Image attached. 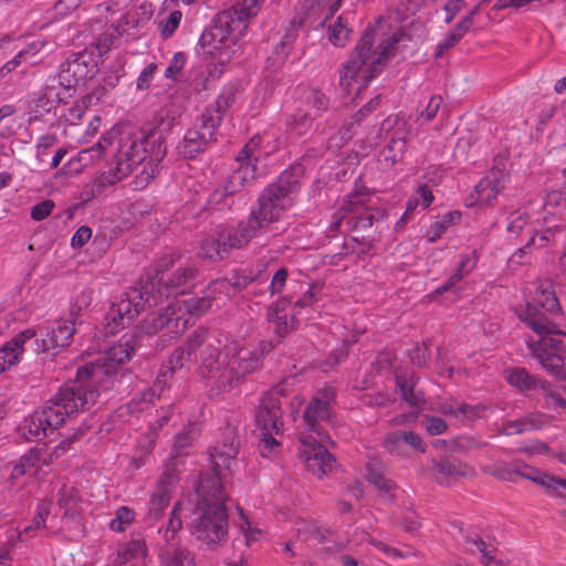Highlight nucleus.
<instances>
[{
	"instance_id": "1",
	"label": "nucleus",
	"mask_w": 566,
	"mask_h": 566,
	"mask_svg": "<svg viewBox=\"0 0 566 566\" xmlns=\"http://www.w3.org/2000/svg\"><path fill=\"white\" fill-rule=\"evenodd\" d=\"M114 161L107 171L96 179L97 187L116 184L127 177L137 166L144 164L139 178L148 182L159 171V164L166 156L167 147L163 132L158 128L149 132L119 134L116 142Z\"/></svg>"
},
{
	"instance_id": "2",
	"label": "nucleus",
	"mask_w": 566,
	"mask_h": 566,
	"mask_svg": "<svg viewBox=\"0 0 566 566\" xmlns=\"http://www.w3.org/2000/svg\"><path fill=\"white\" fill-rule=\"evenodd\" d=\"M398 42L397 33L378 39L375 30L367 29L339 69L342 90L358 95L381 72L384 64L394 55Z\"/></svg>"
},
{
	"instance_id": "3",
	"label": "nucleus",
	"mask_w": 566,
	"mask_h": 566,
	"mask_svg": "<svg viewBox=\"0 0 566 566\" xmlns=\"http://www.w3.org/2000/svg\"><path fill=\"white\" fill-rule=\"evenodd\" d=\"M191 534L202 547L214 549L228 537L227 494L218 478L200 479L195 493Z\"/></svg>"
},
{
	"instance_id": "4",
	"label": "nucleus",
	"mask_w": 566,
	"mask_h": 566,
	"mask_svg": "<svg viewBox=\"0 0 566 566\" xmlns=\"http://www.w3.org/2000/svg\"><path fill=\"white\" fill-rule=\"evenodd\" d=\"M96 401V392L77 391L76 388H61L38 411L27 417L21 426L27 440H41L62 426L67 417L80 410H85Z\"/></svg>"
},
{
	"instance_id": "5",
	"label": "nucleus",
	"mask_w": 566,
	"mask_h": 566,
	"mask_svg": "<svg viewBox=\"0 0 566 566\" xmlns=\"http://www.w3.org/2000/svg\"><path fill=\"white\" fill-rule=\"evenodd\" d=\"M229 289L227 280H216L202 297L175 298L164 310L147 315L142 322V331L149 335L161 332L168 338L177 337L185 332L192 317L203 315L211 307L212 294Z\"/></svg>"
},
{
	"instance_id": "6",
	"label": "nucleus",
	"mask_w": 566,
	"mask_h": 566,
	"mask_svg": "<svg viewBox=\"0 0 566 566\" xmlns=\"http://www.w3.org/2000/svg\"><path fill=\"white\" fill-rule=\"evenodd\" d=\"M222 347V337L209 334L206 331H195L187 342L178 347L170 356L168 363L163 366L157 382L166 384L177 370L187 368L193 360L200 361L199 374L211 381L212 373H216L214 359Z\"/></svg>"
},
{
	"instance_id": "7",
	"label": "nucleus",
	"mask_w": 566,
	"mask_h": 566,
	"mask_svg": "<svg viewBox=\"0 0 566 566\" xmlns=\"http://www.w3.org/2000/svg\"><path fill=\"white\" fill-rule=\"evenodd\" d=\"M262 353L256 347H243L238 342L222 338L220 354L214 357L216 373L211 384L216 394L234 388L245 376L258 370L262 364Z\"/></svg>"
},
{
	"instance_id": "8",
	"label": "nucleus",
	"mask_w": 566,
	"mask_h": 566,
	"mask_svg": "<svg viewBox=\"0 0 566 566\" xmlns=\"http://www.w3.org/2000/svg\"><path fill=\"white\" fill-rule=\"evenodd\" d=\"M520 318L535 332L539 339L537 342L526 340L532 356L538 359L544 369L548 373L559 376L563 371L564 360L553 350L565 348L564 340L559 337L560 332L545 313L538 311L536 306L527 303L526 308L518 314Z\"/></svg>"
},
{
	"instance_id": "9",
	"label": "nucleus",
	"mask_w": 566,
	"mask_h": 566,
	"mask_svg": "<svg viewBox=\"0 0 566 566\" xmlns=\"http://www.w3.org/2000/svg\"><path fill=\"white\" fill-rule=\"evenodd\" d=\"M96 73L93 54L86 51L72 53L61 64L56 75L50 77L44 87V96L51 103H67L75 88L84 85Z\"/></svg>"
},
{
	"instance_id": "10",
	"label": "nucleus",
	"mask_w": 566,
	"mask_h": 566,
	"mask_svg": "<svg viewBox=\"0 0 566 566\" xmlns=\"http://www.w3.org/2000/svg\"><path fill=\"white\" fill-rule=\"evenodd\" d=\"M283 411L279 389L265 394L255 410L254 419L259 432V450L262 457L270 458L281 449L283 437Z\"/></svg>"
},
{
	"instance_id": "11",
	"label": "nucleus",
	"mask_w": 566,
	"mask_h": 566,
	"mask_svg": "<svg viewBox=\"0 0 566 566\" xmlns=\"http://www.w3.org/2000/svg\"><path fill=\"white\" fill-rule=\"evenodd\" d=\"M174 260L161 261L156 269V276L147 281L143 285L148 286L147 302L148 305H158L164 297L177 298L188 292L193 285L196 270L192 266H180L168 273Z\"/></svg>"
},
{
	"instance_id": "12",
	"label": "nucleus",
	"mask_w": 566,
	"mask_h": 566,
	"mask_svg": "<svg viewBox=\"0 0 566 566\" xmlns=\"http://www.w3.org/2000/svg\"><path fill=\"white\" fill-rule=\"evenodd\" d=\"M133 352V337L130 336L127 338L124 336L117 344L113 345L105 352L102 364L91 363L80 367L77 369L73 387L76 388L77 391L82 392L94 390L97 398V381L103 377V375H111L115 371L117 366L129 360Z\"/></svg>"
},
{
	"instance_id": "13",
	"label": "nucleus",
	"mask_w": 566,
	"mask_h": 566,
	"mask_svg": "<svg viewBox=\"0 0 566 566\" xmlns=\"http://www.w3.org/2000/svg\"><path fill=\"white\" fill-rule=\"evenodd\" d=\"M298 181L291 172L284 171L279 179L268 186L258 199V210L264 221L275 222L281 214L293 207Z\"/></svg>"
},
{
	"instance_id": "14",
	"label": "nucleus",
	"mask_w": 566,
	"mask_h": 566,
	"mask_svg": "<svg viewBox=\"0 0 566 566\" xmlns=\"http://www.w3.org/2000/svg\"><path fill=\"white\" fill-rule=\"evenodd\" d=\"M148 286L132 287L112 304L106 315L107 333L114 335L128 326L147 302Z\"/></svg>"
},
{
	"instance_id": "15",
	"label": "nucleus",
	"mask_w": 566,
	"mask_h": 566,
	"mask_svg": "<svg viewBox=\"0 0 566 566\" xmlns=\"http://www.w3.org/2000/svg\"><path fill=\"white\" fill-rule=\"evenodd\" d=\"M317 302L315 286H311L293 305L286 297L280 298L268 310L269 321L275 323V333L280 336L286 335L295 328L303 310H307Z\"/></svg>"
},
{
	"instance_id": "16",
	"label": "nucleus",
	"mask_w": 566,
	"mask_h": 566,
	"mask_svg": "<svg viewBox=\"0 0 566 566\" xmlns=\"http://www.w3.org/2000/svg\"><path fill=\"white\" fill-rule=\"evenodd\" d=\"M217 127L218 116L201 115L186 130L182 140L177 147L179 155L186 158H193L205 151L208 145L216 140Z\"/></svg>"
},
{
	"instance_id": "17",
	"label": "nucleus",
	"mask_w": 566,
	"mask_h": 566,
	"mask_svg": "<svg viewBox=\"0 0 566 566\" xmlns=\"http://www.w3.org/2000/svg\"><path fill=\"white\" fill-rule=\"evenodd\" d=\"M237 167L224 180L223 185L218 187L209 196L208 202L218 206L224 202L227 197L241 192L244 188L251 186L258 178V168L255 164L248 159H241L239 153L235 157Z\"/></svg>"
},
{
	"instance_id": "18",
	"label": "nucleus",
	"mask_w": 566,
	"mask_h": 566,
	"mask_svg": "<svg viewBox=\"0 0 566 566\" xmlns=\"http://www.w3.org/2000/svg\"><path fill=\"white\" fill-rule=\"evenodd\" d=\"M333 388L319 390L307 403L303 420L310 432L316 433L321 441H326L329 437L324 432L322 423L332 419V402L335 399Z\"/></svg>"
},
{
	"instance_id": "19",
	"label": "nucleus",
	"mask_w": 566,
	"mask_h": 566,
	"mask_svg": "<svg viewBox=\"0 0 566 566\" xmlns=\"http://www.w3.org/2000/svg\"><path fill=\"white\" fill-rule=\"evenodd\" d=\"M510 176L505 171L503 163L495 164L490 171L478 182L474 190L467 199V206L491 205L504 190Z\"/></svg>"
},
{
	"instance_id": "20",
	"label": "nucleus",
	"mask_w": 566,
	"mask_h": 566,
	"mask_svg": "<svg viewBox=\"0 0 566 566\" xmlns=\"http://www.w3.org/2000/svg\"><path fill=\"white\" fill-rule=\"evenodd\" d=\"M300 442V457L308 471L321 479L333 470L335 459L322 444L324 441L302 436Z\"/></svg>"
},
{
	"instance_id": "21",
	"label": "nucleus",
	"mask_w": 566,
	"mask_h": 566,
	"mask_svg": "<svg viewBox=\"0 0 566 566\" xmlns=\"http://www.w3.org/2000/svg\"><path fill=\"white\" fill-rule=\"evenodd\" d=\"M75 323L60 319L46 323L41 328V337L35 339L36 353H46L71 344L75 333Z\"/></svg>"
},
{
	"instance_id": "22",
	"label": "nucleus",
	"mask_w": 566,
	"mask_h": 566,
	"mask_svg": "<svg viewBox=\"0 0 566 566\" xmlns=\"http://www.w3.org/2000/svg\"><path fill=\"white\" fill-rule=\"evenodd\" d=\"M171 467L168 469H164L163 474L157 483L156 491L151 494L147 514L146 522L151 526L157 521H159L163 516L164 511L168 507L170 503V496L174 492L179 478L170 473Z\"/></svg>"
},
{
	"instance_id": "23",
	"label": "nucleus",
	"mask_w": 566,
	"mask_h": 566,
	"mask_svg": "<svg viewBox=\"0 0 566 566\" xmlns=\"http://www.w3.org/2000/svg\"><path fill=\"white\" fill-rule=\"evenodd\" d=\"M280 145L279 132L275 128H268L254 135L239 153L241 154V159L252 161L258 168L259 160L276 153Z\"/></svg>"
},
{
	"instance_id": "24",
	"label": "nucleus",
	"mask_w": 566,
	"mask_h": 566,
	"mask_svg": "<svg viewBox=\"0 0 566 566\" xmlns=\"http://www.w3.org/2000/svg\"><path fill=\"white\" fill-rule=\"evenodd\" d=\"M200 429L196 423H188L185 429L176 434L171 449V455L164 469L171 467L170 473L179 478L185 465V458L190 453L193 441L199 437Z\"/></svg>"
},
{
	"instance_id": "25",
	"label": "nucleus",
	"mask_w": 566,
	"mask_h": 566,
	"mask_svg": "<svg viewBox=\"0 0 566 566\" xmlns=\"http://www.w3.org/2000/svg\"><path fill=\"white\" fill-rule=\"evenodd\" d=\"M271 223V221H264L263 216L253 209L247 220L242 221L234 231L227 232V240H230V245L234 249H241Z\"/></svg>"
},
{
	"instance_id": "26",
	"label": "nucleus",
	"mask_w": 566,
	"mask_h": 566,
	"mask_svg": "<svg viewBox=\"0 0 566 566\" xmlns=\"http://www.w3.org/2000/svg\"><path fill=\"white\" fill-rule=\"evenodd\" d=\"M384 447L391 455L402 458L409 454L408 448L421 453L427 450V444L418 433L402 430L388 433L384 439Z\"/></svg>"
},
{
	"instance_id": "27",
	"label": "nucleus",
	"mask_w": 566,
	"mask_h": 566,
	"mask_svg": "<svg viewBox=\"0 0 566 566\" xmlns=\"http://www.w3.org/2000/svg\"><path fill=\"white\" fill-rule=\"evenodd\" d=\"M238 454V446L234 441V436L230 432L224 441L218 444L211 453V462L213 474L206 479L218 478L222 484L221 479L224 476L226 471H231L235 464V457Z\"/></svg>"
},
{
	"instance_id": "28",
	"label": "nucleus",
	"mask_w": 566,
	"mask_h": 566,
	"mask_svg": "<svg viewBox=\"0 0 566 566\" xmlns=\"http://www.w3.org/2000/svg\"><path fill=\"white\" fill-rule=\"evenodd\" d=\"M36 334L34 328H27L2 345L0 348V375L19 363L24 352V344L33 339Z\"/></svg>"
},
{
	"instance_id": "29",
	"label": "nucleus",
	"mask_w": 566,
	"mask_h": 566,
	"mask_svg": "<svg viewBox=\"0 0 566 566\" xmlns=\"http://www.w3.org/2000/svg\"><path fill=\"white\" fill-rule=\"evenodd\" d=\"M234 24L232 13H224L222 11L217 15L210 30L203 33V42L208 44L211 50L223 49L230 40V35L234 30Z\"/></svg>"
},
{
	"instance_id": "30",
	"label": "nucleus",
	"mask_w": 566,
	"mask_h": 566,
	"mask_svg": "<svg viewBox=\"0 0 566 566\" xmlns=\"http://www.w3.org/2000/svg\"><path fill=\"white\" fill-rule=\"evenodd\" d=\"M49 465L46 460V451L41 449H31L28 453L21 457L19 463H17L12 470L11 480H17L25 474L30 476H39L43 467Z\"/></svg>"
},
{
	"instance_id": "31",
	"label": "nucleus",
	"mask_w": 566,
	"mask_h": 566,
	"mask_svg": "<svg viewBox=\"0 0 566 566\" xmlns=\"http://www.w3.org/2000/svg\"><path fill=\"white\" fill-rule=\"evenodd\" d=\"M551 417L544 413H528L515 420H506L503 422V431L507 436L522 434L533 430H539L544 428Z\"/></svg>"
},
{
	"instance_id": "32",
	"label": "nucleus",
	"mask_w": 566,
	"mask_h": 566,
	"mask_svg": "<svg viewBox=\"0 0 566 566\" xmlns=\"http://www.w3.org/2000/svg\"><path fill=\"white\" fill-rule=\"evenodd\" d=\"M147 556V546L144 539H132L118 548L114 559L115 566H135L143 563Z\"/></svg>"
},
{
	"instance_id": "33",
	"label": "nucleus",
	"mask_w": 566,
	"mask_h": 566,
	"mask_svg": "<svg viewBox=\"0 0 566 566\" xmlns=\"http://www.w3.org/2000/svg\"><path fill=\"white\" fill-rule=\"evenodd\" d=\"M531 243L537 245L538 248H543L547 244H552L553 247L562 248L560 263L566 268V233L565 229L559 224L547 226V228L542 232V234L536 238L533 237L531 239Z\"/></svg>"
},
{
	"instance_id": "34",
	"label": "nucleus",
	"mask_w": 566,
	"mask_h": 566,
	"mask_svg": "<svg viewBox=\"0 0 566 566\" xmlns=\"http://www.w3.org/2000/svg\"><path fill=\"white\" fill-rule=\"evenodd\" d=\"M535 303L551 314H558L562 311L560 304L555 295L551 282H538L535 286Z\"/></svg>"
},
{
	"instance_id": "35",
	"label": "nucleus",
	"mask_w": 566,
	"mask_h": 566,
	"mask_svg": "<svg viewBox=\"0 0 566 566\" xmlns=\"http://www.w3.org/2000/svg\"><path fill=\"white\" fill-rule=\"evenodd\" d=\"M232 249L234 248L230 245V240H227V233H219L217 238H208L201 243L202 254L212 260L224 259Z\"/></svg>"
},
{
	"instance_id": "36",
	"label": "nucleus",
	"mask_w": 566,
	"mask_h": 566,
	"mask_svg": "<svg viewBox=\"0 0 566 566\" xmlns=\"http://www.w3.org/2000/svg\"><path fill=\"white\" fill-rule=\"evenodd\" d=\"M396 386L400 391L402 400H405L410 407H421L424 403V397L422 391L416 390V380L412 376H396Z\"/></svg>"
},
{
	"instance_id": "37",
	"label": "nucleus",
	"mask_w": 566,
	"mask_h": 566,
	"mask_svg": "<svg viewBox=\"0 0 566 566\" xmlns=\"http://www.w3.org/2000/svg\"><path fill=\"white\" fill-rule=\"evenodd\" d=\"M57 505L65 516L74 517L81 511V496L75 486L64 485L59 492Z\"/></svg>"
},
{
	"instance_id": "38",
	"label": "nucleus",
	"mask_w": 566,
	"mask_h": 566,
	"mask_svg": "<svg viewBox=\"0 0 566 566\" xmlns=\"http://www.w3.org/2000/svg\"><path fill=\"white\" fill-rule=\"evenodd\" d=\"M161 566H195V558L185 547H164L159 554Z\"/></svg>"
},
{
	"instance_id": "39",
	"label": "nucleus",
	"mask_w": 566,
	"mask_h": 566,
	"mask_svg": "<svg viewBox=\"0 0 566 566\" xmlns=\"http://www.w3.org/2000/svg\"><path fill=\"white\" fill-rule=\"evenodd\" d=\"M407 143L403 137H392L391 140L384 147L379 158L385 163V167H392L400 161L406 153Z\"/></svg>"
},
{
	"instance_id": "40",
	"label": "nucleus",
	"mask_w": 566,
	"mask_h": 566,
	"mask_svg": "<svg viewBox=\"0 0 566 566\" xmlns=\"http://www.w3.org/2000/svg\"><path fill=\"white\" fill-rule=\"evenodd\" d=\"M566 208V197L559 190L549 191L543 205L544 222L548 223L551 218H559Z\"/></svg>"
},
{
	"instance_id": "41",
	"label": "nucleus",
	"mask_w": 566,
	"mask_h": 566,
	"mask_svg": "<svg viewBox=\"0 0 566 566\" xmlns=\"http://www.w3.org/2000/svg\"><path fill=\"white\" fill-rule=\"evenodd\" d=\"M300 93L303 102L314 109V113H312L314 117L321 115L327 109L328 98L319 90L311 86H304L300 88Z\"/></svg>"
},
{
	"instance_id": "42",
	"label": "nucleus",
	"mask_w": 566,
	"mask_h": 566,
	"mask_svg": "<svg viewBox=\"0 0 566 566\" xmlns=\"http://www.w3.org/2000/svg\"><path fill=\"white\" fill-rule=\"evenodd\" d=\"M184 504L181 502L176 503L172 511L170 512L169 520L166 524V527L159 528L158 533H163L164 539L166 542L165 547H175V539L178 532L182 528V522L179 516V513L182 511Z\"/></svg>"
},
{
	"instance_id": "43",
	"label": "nucleus",
	"mask_w": 566,
	"mask_h": 566,
	"mask_svg": "<svg viewBox=\"0 0 566 566\" xmlns=\"http://www.w3.org/2000/svg\"><path fill=\"white\" fill-rule=\"evenodd\" d=\"M366 478L369 483L374 484L385 494H389L394 489H396L395 483L386 478L381 463H368L366 468Z\"/></svg>"
},
{
	"instance_id": "44",
	"label": "nucleus",
	"mask_w": 566,
	"mask_h": 566,
	"mask_svg": "<svg viewBox=\"0 0 566 566\" xmlns=\"http://www.w3.org/2000/svg\"><path fill=\"white\" fill-rule=\"evenodd\" d=\"M433 470L440 483L447 482L459 475L465 474V467L454 459H442L434 463Z\"/></svg>"
},
{
	"instance_id": "45",
	"label": "nucleus",
	"mask_w": 566,
	"mask_h": 566,
	"mask_svg": "<svg viewBox=\"0 0 566 566\" xmlns=\"http://www.w3.org/2000/svg\"><path fill=\"white\" fill-rule=\"evenodd\" d=\"M350 32L352 29L348 27V21L342 14L334 23L328 25V40L334 46L343 48L347 43Z\"/></svg>"
},
{
	"instance_id": "46",
	"label": "nucleus",
	"mask_w": 566,
	"mask_h": 566,
	"mask_svg": "<svg viewBox=\"0 0 566 566\" xmlns=\"http://www.w3.org/2000/svg\"><path fill=\"white\" fill-rule=\"evenodd\" d=\"M434 197L431 189L427 185H421L409 197L407 201V212H415L416 210L427 209L433 201Z\"/></svg>"
},
{
	"instance_id": "47",
	"label": "nucleus",
	"mask_w": 566,
	"mask_h": 566,
	"mask_svg": "<svg viewBox=\"0 0 566 566\" xmlns=\"http://www.w3.org/2000/svg\"><path fill=\"white\" fill-rule=\"evenodd\" d=\"M261 4L262 3L259 0H242L235 3L232 7V9L223 12L232 13V18H234V23H237L255 17L261 8Z\"/></svg>"
},
{
	"instance_id": "48",
	"label": "nucleus",
	"mask_w": 566,
	"mask_h": 566,
	"mask_svg": "<svg viewBox=\"0 0 566 566\" xmlns=\"http://www.w3.org/2000/svg\"><path fill=\"white\" fill-rule=\"evenodd\" d=\"M359 208V197L357 195L349 196L344 200L338 210L333 214L332 222L329 224L331 231L339 229L343 220L352 212H357Z\"/></svg>"
},
{
	"instance_id": "49",
	"label": "nucleus",
	"mask_w": 566,
	"mask_h": 566,
	"mask_svg": "<svg viewBox=\"0 0 566 566\" xmlns=\"http://www.w3.org/2000/svg\"><path fill=\"white\" fill-rule=\"evenodd\" d=\"M135 517L136 514L133 509L128 506H119L115 511L114 517L109 521L108 527L113 532H125L133 524Z\"/></svg>"
},
{
	"instance_id": "50",
	"label": "nucleus",
	"mask_w": 566,
	"mask_h": 566,
	"mask_svg": "<svg viewBox=\"0 0 566 566\" xmlns=\"http://www.w3.org/2000/svg\"><path fill=\"white\" fill-rule=\"evenodd\" d=\"M234 103V93L231 90L223 91L209 106L202 115H211V117L218 116V125L220 124L224 113Z\"/></svg>"
},
{
	"instance_id": "51",
	"label": "nucleus",
	"mask_w": 566,
	"mask_h": 566,
	"mask_svg": "<svg viewBox=\"0 0 566 566\" xmlns=\"http://www.w3.org/2000/svg\"><path fill=\"white\" fill-rule=\"evenodd\" d=\"M506 380L521 390L536 388V379L524 368H515L507 371Z\"/></svg>"
},
{
	"instance_id": "52",
	"label": "nucleus",
	"mask_w": 566,
	"mask_h": 566,
	"mask_svg": "<svg viewBox=\"0 0 566 566\" xmlns=\"http://www.w3.org/2000/svg\"><path fill=\"white\" fill-rule=\"evenodd\" d=\"M172 415L171 408L168 407L163 409L156 422L149 423L150 432L147 434V442L143 444L146 452H149L155 447L156 439L158 437V430L161 429L170 419Z\"/></svg>"
},
{
	"instance_id": "53",
	"label": "nucleus",
	"mask_w": 566,
	"mask_h": 566,
	"mask_svg": "<svg viewBox=\"0 0 566 566\" xmlns=\"http://www.w3.org/2000/svg\"><path fill=\"white\" fill-rule=\"evenodd\" d=\"M314 116L308 112L296 113L289 123V129L296 136L305 135L311 128Z\"/></svg>"
},
{
	"instance_id": "54",
	"label": "nucleus",
	"mask_w": 566,
	"mask_h": 566,
	"mask_svg": "<svg viewBox=\"0 0 566 566\" xmlns=\"http://www.w3.org/2000/svg\"><path fill=\"white\" fill-rule=\"evenodd\" d=\"M460 218L461 214L458 211H451L442 216L440 220L436 221L431 226L432 237L430 238V241L432 242L438 239L451 224L458 222Z\"/></svg>"
},
{
	"instance_id": "55",
	"label": "nucleus",
	"mask_w": 566,
	"mask_h": 566,
	"mask_svg": "<svg viewBox=\"0 0 566 566\" xmlns=\"http://www.w3.org/2000/svg\"><path fill=\"white\" fill-rule=\"evenodd\" d=\"M49 515V504L48 503H41L38 505L36 514L32 521V523L23 528L22 532L19 533V536H32V533L35 530H39L44 526L45 520Z\"/></svg>"
},
{
	"instance_id": "56",
	"label": "nucleus",
	"mask_w": 566,
	"mask_h": 566,
	"mask_svg": "<svg viewBox=\"0 0 566 566\" xmlns=\"http://www.w3.org/2000/svg\"><path fill=\"white\" fill-rule=\"evenodd\" d=\"M182 12L179 10H174L169 13L167 19L159 23V31L164 39L170 38L176 32L180 24Z\"/></svg>"
},
{
	"instance_id": "57",
	"label": "nucleus",
	"mask_w": 566,
	"mask_h": 566,
	"mask_svg": "<svg viewBox=\"0 0 566 566\" xmlns=\"http://www.w3.org/2000/svg\"><path fill=\"white\" fill-rule=\"evenodd\" d=\"M530 216L525 209H518L510 213L507 218V231L512 233H520L526 226Z\"/></svg>"
},
{
	"instance_id": "58",
	"label": "nucleus",
	"mask_w": 566,
	"mask_h": 566,
	"mask_svg": "<svg viewBox=\"0 0 566 566\" xmlns=\"http://www.w3.org/2000/svg\"><path fill=\"white\" fill-rule=\"evenodd\" d=\"M239 527L244 535V539L247 545H250L252 542H256L262 536V531L260 528L253 527L248 517L240 511V522Z\"/></svg>"
},
{
	"instance_id": "59",
	"label": "nucleus",
	"mask_w": 566,
	"mask_h": 566,
	"mask_svg": "<svg viewBox=\"0 0 566 566\" xmlns=\"http://www.w3.org/2000/svg\"><path fill=\"white\" fill-rule=\"evenodd\" d=\"M480 12V6L476 4L461 19L459 23L455 24L452 32H454L460 39H462L469 30L472 28L474 23V18Z\"/></svg>"
},
{
	"instance_id": "60",
	"label": "nucleus",
	"mask_w": 566,
	"mask_h": 566,
	"mask_svg": "<svg viewBox=\"0 0 566 566\" xmlns=\"http://www.w3.org/2000/svg\"><path fill=\"white\" fill-rule=\"evenodd\" d=\"M296 36L293 32H287L281 40L280 44L276 45L274 50L275 60L277 63L282 64L292 51L293 43Z\"/></svg>"
},
{
	"instance_id": "61",
	"label": "nucleus",
	"mask_w": 566,
	"mask_h": 566,
	"mask_svg": "<svg viewBox=\"0 0 566 566\" xmlns=\"http://www.w3.org/2000/svg\"><path fill=\"white\" fill-rule=\"evenodd\" d=\"M488 408L483 405H470L464 402L457 403L458 418L473 420L481 418Z\"/></svg>"
},
{
	"instance_id": "62",
	"label": "nucleus",
	"mask_w": 566,
	"mask_h": 566,
	"mask_svg": "<svg viewBox=\"0 0 566 566\" xmlns=\"http://www.w3.org/2000/svg\"><path fill=\"white\" fill-rule=\"evenodd\" d=\"M158 66L155 62L149 63L143 69L136 80V88L138 91H146L150 87V84L155 77Z\"/></svg>"
},
{
	"instance_id": "63",
	"label": "nucleus",
	"mask_w": 566,
	"mask_h": 566,
	"mask_svg": "<svg viewBox=\"0 0 566 566\" xmlns=\"http://www.w3.org/2000/svg\"><path fill=\"white\" fill-rule=\"evenodd\" d=\"M54 207L52 200H43L31 208L30 216L34 221H42L52 213Z\"/></svg>"
},
{
	"instance_id": "64",
	"label": "nucleus",
	"mask_w": 566,
	"mask_h": 566,
	"mask_svg": "<svg viewBox=\"0 0 566 566\" xmlns=\"http://www.w3.org/2000/svg\"><path fill=\"white\" fill-rule=\"evenodd\" d=\"M424 428L430 436L442 434L447 429V422L439 417L424 416Z\"/></svg>"
}]
</instances>
